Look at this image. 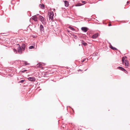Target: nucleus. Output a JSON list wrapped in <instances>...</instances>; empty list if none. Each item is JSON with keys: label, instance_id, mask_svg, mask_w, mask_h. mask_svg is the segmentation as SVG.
Returning a JSON list of instances; mask_svg holds the SVG:
<instances>
[{"label": "nucleus", "instance_id": "f257e3e1", "mask_svg": "<svg viewBox=\"0 0 130 130\" xmlns=\"http://www.w3.org/2000/svg\"><path fill=\"white\" fill-rule=\"evenodd\" d=\"M54 16V14L53 11H52L50 13H49V19H51V21H53V19Z\"/></svg>", "mask_w": 130, "mask_h": 130}, {"label": "nucleus", "instance_id": "f03ea898", "mask_svg": "<svg viewBox=\"0 0 130 130\" xmlns=\"http://www.w3.org/2000/svg\"><path fill=\"white\" fill-rule=\"evenodd\" d=\"M21 64H23V66H27L29 65L30 63H27V62L23 60L20 61Z\"/></svg>", "mask_w": 130, "mask_h": 130}, {"label": "nucleus", "instance_id": "7ed1b4c3", "mask_svg": "<svg viewBox=\"0 0 130 130\" xmlns=\"http://www.w3.org/2000/svg\"><path fill=\"white\" fill-rule=\"evenodd\" d=\"M17 50L18 52L19 53V54H21L22 53V51H23V50L21 48L20 46H19L18 47Z\"/></svg>", "mask_w": 130, "mask_h": 130}, {"label": "nucleus", "instance_id": "20e7f679", "mask_svg": "<svg viewBox=\"0 0 130 130\" xmlns=\"http://www.w3.org/2000/svg\"><path fill=\"white\" fill-rule=\"evenodd\" d=\"M81 29L83 31L86 32L88 30V28L86 27H82Z\"/></svg>", "mask_w": 130, "mask_h": 130}, {"label": "nucleus", "instance_id": "39448f33", "mask_svg": "<svg viewBox=\"0 0 130 130\" xmlns=\"http://www.w3.org/2000/svg\"><path fill=\"white\" fill-rule=\"evenodd\" d=\"M98 33H96L93 35L91 37L93 39H95L98 37Z\"/></svg>", "mask_w": 130, "mask_h": 130}, {"label": "nucleus", "instance_id": "423d86ee", "mask_svg": "<svg viewBox=\"0 0 130 130\" xmlns=\"http://www.w3.org/2000/svg\"><path fill=\"white\" fill-rule=\"evenodd\" d=\"M28 79L29 80L31 81L34 82L35 81V78L34 77H30L28 78Z\"/></svg>", "mask_w": 130, "mask_h": 130}, {"label": "nucleus", "instance_id": "0eeeda50", "mask_svg": "<svg viewBox=\"0 0 130 130\" xmlns=\"http://www.w3.org/2000/svg\"><path fill=\"white\" fill-rule=\"evenodd\" d=\"M32 19L35 21L36 22L37 21V18L36 15H35L32 17Z\"/></svg>", "mask_w": 130, "mask_h": 130}, {"label": "nucleus", "instance_id": "6e6552de", "mask_svg": "<svg viewBox=\"0 0 130 130\" xmlns=\"http://www.w3.org/2000/svg\"><path fill=\"white\" fill-rule=\"evenodd\" d=\"M40 31L41 32H42V31H44V27L42 25H40Z\"/></svg>", "mask_w": 130, "mask_h": 130}, {"label": "nucleus", "instance_id": "1a4fd4ad", "mask_svg": "<svg viewBox=\"0 0 130 130\" xmlns=\"http://www.w3.org/2000/svg\"><path fill=\"white\" fill-rule=\"evenodd\" d=\"M109 47L113 50H117V49L115 47H113L110 43Z\"/></svg>", "mask_w": 130, "mask_h": 130}, {"label": "nucleus", "instance_id": "9d476101", "mask_svg": "<svg viewBox=\"0 0 130 130\" xmlns=\"http://www.w3.org/2000/svg\"><path fill=\"white\" fill-rule=\"evenodd\" d=\"M64 3L65 6L68 7L69 5L68 2L67 1H65L64 2Z\"/></svg>", "mask_w": 130, "mask_h": 130}, {"label": "nucleus", "instance_id": "9b49d317", "mask_svg": "<svg viewBox=\"0 0 130 130\" xmlns=\"http://www.w3.org/2000/svg\"><path fill=\"white\" fill-rule=\"evenodd\" d=\"M81 42L82 44L84 45L85 46L87 45V43L85 42L83 40H81Z\"/></svg>", "mask_w": 130, "mask_h": 130}, {"label": "nucleus", "instance_id": "f8f14e48", "mask_svg": "<svg viewBox=\"0 0 130 130\" xmlns=\"http://www.w3.org/2000/svg\"><path fill=\"white\" fill-rule=\"evenodd\" d=\"M124 62L125 63V65L126 66H128V61L127 59H126L125 60V61Z\"/></svg>", "mask_w": 130, "mask_h": 130}, {"label": "nucleus", "instance_id": "ddd939ff", "mask_svg": "<svg viewBox=\"0 0 130 130\" xmlns=\"http://www.w3.org/2000/svg\"><path fill=\"white\" fill-rule=\"evenodd\" d=\"M118 69L121 70L122 71H124V70H125L122 67H118Z\"/></svg>", "mask_w": 130, "mask_h": 130}, {"label": "nucleus", "instance_id": "4468645a", "mask_svg": "<svg viewBox=\"0 0 130 130\" xmlns=\"http://www.w3.org/2000/svg\"><path fill=\"white\" fill-rule=\"evenodd\" d=\"M22 49L23 51L25 50V44H23L22 45Z\"/></svg>", "mask_w": 130, "mask_h": 130}, {"label": "nucleus", "instance_id": "2eb2a0df", "mask_svg": "<svg viewBox=\"0 0 130 130\" xmlns=\"http://www.w3.org/2000/svg\"><path fill=\"white\" fill-rule=\"evenodd\" d=\"M39 6L42 9H43L44 8V6L43 4H40Z\"/></svg>", "mask_w": 130, "mask_h": 130}, {"label": "nucleus", "instance_id": "dca6fc26", "mask_svg": "<svg viewBox=\"0 0 130 130\" xmlns=\"http://www.w3.org/2000/svg\"><path fill=\"white\" fill-rule=\"evenodd\" d=\"M39 17L40 20L41 21L43 20H45V19L41 16L40 15Z\"/></svg>", "mask_w": 130, "mask_h": 130}, {"label": "nucleus", "instance_id": "f3484780", "mask_svg": "<svg viewBox=\"0 0 130 130\" xmlns=\"http://www.w3.org/2000/svg\"><path fill=\"white\" fill-rule=\"evenodd\" d=\"M27 70H26L25 69L24 70V69H23L22 70L20 71V72L22 73H24L26 71H27Z\"/></svg>", "mask_w": 130, "mask_h": 130}, {"label": "nucleus", "instance_id": "a211bd4d", "mask_svg": "<svg viewBox=\"0 0 130 130\" xmlns=\"http://www.w3.org/2000/svg\"><path fill=\"white\" fill-rule=\"evenodd\" d=\"M69 28L72 30H73V31L75 30L74 29L73 27H72L71 26H69Z\"/></svg>", "mask_w": 130, "mask_h": 130}, {"label": "nucleus", "instance_id": "6ab92c4d", "mask_svg": "<svg viewBox=\"0 0 130 130\" xmlns=\"http://www.w3.org/2000/svg\"><path fill=\"white\" fill-rule=\"evenodd\" d=\"M41 64L40 63H39L37 64L36 66L37 67H40L41 66Z\"/></svg>", "mask_w": 130, "mask_h": 130}, {"label": "nucleus", "instance_id": "aec40b11", "mask_svg": "<svg viewBox=\"0 0 130 130\" xmlns=\"http://www.w3.org/2000/svg\"><path fill=\"white\" fill-rule=\"evenodd\" d=\"M125 58L124 57H122V61L123 63H124V61L125 60Z\"/></svg>", "mask_w": 130, "mask_h": 130}, {"label": "nucleus", "instance_id": "412c9836", "mask_svg": "<svg viewBox=\"0 0 130 130\" xmlns=\"http://www.w3.org/2000/svg\"><path fill=\"white\" fill-rule=\"evenodd\" d=\"M45 20H43L41 21L42 23L44 25H45L46 24V23L45 22Z\"/></svg>", "mask_w": 130, "mask_h": 130}, {"label": "nucleus", "instance_id": "4be33fe9", "mask_svg": "<svg viewBox=\"0 0 130 130\" xmlns=\"http://www.w3.org/2000/svg\"><path fill=\"white\" fill-rule=\"evenodd\" d=\"M34 48V47L33 46H31L29 47V49H31Z\"/></svg>", "mask_w": 130, "mask_h": 130}, {"label": "nucleus", "instance_id": "5701e85b", "mask_svg": "<svg viewBox=\"0 0 130 130\" xmlns=\"http://www.w3.org/2000/svg\"><path fill=\"white\" fill-rule=\"evenodd\" d=\"M25 79L21 80H20V81L19 82V83H23L25 81Z\"/></svg>", "mask_w": 130, "mask_h": 130}, {"label": "nucleus", "instance_id": "b1692460", "mask_svg": "<svg viewBox=\"0 0 130 130\" xmlns=\"http://www.w3.org/2000/svg\"><path fill=\"white\" fill-rule=\"evenodd\" d=\"M13 50L14 51V52L15 53H17V50L15 49H13Z\"/></svg>", "mask_w": 130, "mask_h": 130}, {"label": "nucleus", "instance_id": "393cba45", "mask_svg": "<svg viewBox=\"0 0 130 130\" xmlns=\"http://www.w3.org/2000/svg\"><path fill=\"white\" fill-rule=\"evenodd\" d=\"M73 36L74 38L75 39H76L77 38V37L76 35H74Z\"/></svg>", "mask_w": 130, "mask_h": 130}, {"label": "nucleus", "instance_id": "a878e982", "mask_svg": "<svg viewBox=\"0 0 130 130\" xmlns=\"http://www.w3.org/2000/svg\"><path fill=\"white\" fill-rule=\"evenodd\" d=\"M82 5H79V4H77L76 5V6H80Z\"/></svg>", "mask_w": 130, "mask_h": 130}, {"label": "nucleus", "instance_id": "bb28decb", "mask_svg": "<svg viewBox=\"0 0 130 130\" xmlns=\"http://www.w3.org/2000/svg\"><path fill=\"white\" fill-rule=\"evenodd\" d=\"M98 54V53H96L94 54V56H96V55H97Z\"/></svg>", "mask_w": 130, "mask_h": 130}, {"label": "nucleus", "instance_id": "cd10ccee", "mask_svg": "<svg viewBox=\"0 0 130 130\" xmlns=\"http://www.w3.org/2000/svg\"><path fill=\"white\" fill-rule=\"evenodd\" d=\"M85 60V59H83L82 60L81 62H84V61Z\"/></svg>", "mask_w": 130, "mask_h": 130}, {"label": "nucleus", "instance_id": "c85d7f7f", "mask_svg": "<svg viewBox=\"0 0 130 130\" xmlns=\"http://www.w3.org/2000/svg\"><path fill=\"white\" fill-rule=\"evenodd\" d=\"M111 25V24L110 23H109V24L108 26H110Z\"/></svg>", "mask_w": 130, "mask_h": 130}, {"label": "nucleus", "instance_id": "c756f323", "mask_svg": "<svg viewBox=\"0 0 130 130\" xmlns=\"http://www.w3.org/2000/svg\"><path fill=\"white\" fill-rule=\"evenodd\" d=\"M124 71H125V73H126L128 72H127L126 70H124Z\"/></svg>", "mask_w": 130, "mask_h": 130}, {"label": "nucleus", "instance_id": "7c9ffc66", "mask_svg": "<svg viewBox=\"0 0 130 130\" xmlns=\"http://www.w3.org/2000/svg\"><path fill=\"white\" fill-rule=\"evenodd\" d=\"M82 3H84V4H85V1H83L82 2Z\"/></svg>", "mask_w": 130, "mask_h": 130}, {"label": "nucleus", "instance_id": "2f4dec72", "mask_svg": "<svg viewBox=\"0 0 130 130\" xmlns=\"http://www.w3.org/2000/svg\"><path fill=\"white\" fill-rule=\"evenodd\" d=\"M128 3H129V2L128 1L127 2V4H128Z\"/></svg>", "mask_w": 130, "mask_h": 130}, {"label": "nucleus", "instance_id": "473e14b6", "mask_svg": "<svg viewBox=\"0 0 130 130\" xmlns=\"http://www.w3.org/2000/svg\"><path fill=\"white\" fill-rule=\"evenodd\" d=\"M87 69H86V70H85V71H86Z\"/></svg>", "mask_w": 130, "mask_h": 130}, {"label": "nucleus", "instance_id": "72a5a7b5", "mask_svg": "<svg viewBox=\"0 0 130 130\" xmlns=\"http://www.w3.org/2000/svg\"><path fill=\"white\" fill-rule=\"evenodd\" d=\"M79 70H80V71H82V70H80V69H79Z\"/></svg>", "mask_w": 130, "mask_h": 130}, {"label": "nucleus", "instance_id": "f704fd0d", "mask_svg": "<svg viewBox=\"0 0 130 130\" xmlns=\"http://www.w3.org/2000/svg\"><path fill=\"white\" fill-rule=\"evenodd\" d=\"M68 31L69 32V31Z\"/></svg>", "mask_w": 130, "mask_h": 130}]
</instances>
